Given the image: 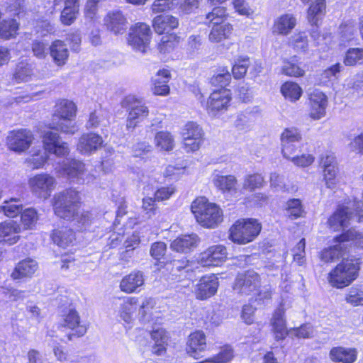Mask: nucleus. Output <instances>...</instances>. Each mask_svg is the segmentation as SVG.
<instances>
[{
    "instance_id": "obj_63",
    "label": "nucleus",
    "mask_w": 363,
    "mask_h": 363,
    "mask_svg": "<svg viewBox=\"0 0 363 363\" xmlns=\"http://www.w3.org/2000/svg\"><path fill=\"white\" fill-rule=\"evenodd\" d=\"M289 160L298 167H305L311 165L313 162L314 157L311 155H302L298 156L294 154Z\"/></svg>"
},
{
    "instance_id": "obj_37",
    "label": "nucleus",
    "mask_w": 363,
    "mask_h": 363,
    "mask_svg": "<svg viewBox=\"0 0 363 363\" xmlns=\"http://www.w3.org/2000/svg\"><path fill=\"white\" fill-rule=\"evenodd\" d=\"M33 76V65L26 61H21L16 65L13 79L17 83L26 82L30 80Z\"/></svg>"
},
{
    "instance_id": "obj_28",
    "label": "nucleus",
    "mask_w": 363,
    "mask_h": 363,
    "mask_svg": "<svg viewBox=\"0 0 363 363\" xmlns=\"http://www.w3.org/2000/svg\"><path fill=\"white\" fill-rule=\"evenodd\" d=\"M178 26V19L170 15H159L152 21L154 30L158 34L168 33Z\"/></svg>"
},
{
    "instance_id": "obj_52",
    "label": "nucleus",
    "mask_w": 363,
    "mask_h": 363,
    "mask_svg": "<svg viewBox=\"0 0 363 363\" xmlns=\"http://www.w3.org/2000/svg\"><path fill=\"white\" fill-rule=\"evenodd\" d=\"M129 116L131 118H135L139 121L143 120L148 115V108L140 101H134L130 106Z\"/></svg>"
},
{
    "instance_id": "obj_20",
    "label": "nucleus",
    "mask_w": 363,
    "mask_h": 363,
    "mask_svg": "<svg viewBox=\"0 0 363 363\" xmlns=\"http://www.w3.org/2000/svg\"><path fill=\"white\" fill-rule=\"evenodd\" d=\"M231 99L229 89H221L215 90L209 96L207 102L208 110L210 111H220L227 108Z\"/></svg>"
},
{
    "instance_id": "obj_39",
    "label": "nucleus",
    "mask_w": 363,
    "mask_h": 363,
    "mask_svg": "<svg viewBox=\"0 0 363 363\" xmlns=\"http://www.w3.org/2000/svg\"><path fill=\"white\" fill-rule=\"evenodd\" d=\"M23 208V203L19 198H11L4 201L3 205L0 206V211L7 217L14 218L22 212Z\"/></svg>"
},
{
    "instance_id": "obj_17",
    "label": "nucleus",
    "mask_w": 363,
    "mask_h": 363,
    "mask_svg": "<svg viewBox=\"0 0 363 363\" xmlns=\"http://www.w3.org/2000/svg\"><path fill=\"white\" fill-rule=\"evenodd\" d=\"M61 170L70 179H76L78 183H83L86 175L85 164L77 160H67L61 164Z\"/></svg>"
},
{
    "instance_id": "obj_36",
    "label": "nucleus",
    "mask_w": 363,
    "mask_h": 363,
    "mask_svg": "<svg viewBox=\"0 0 363 363\" xmlns=\"http://www.w3.org/2000/svg\"><path fill=\"white\" fill-rule=\"evenodd\" d=\"M206 347V336L201 331L191 333L189 337L186 351L191 356L196 357L197 352L204 350Z\"/></svg>"
},
{
    "instance_id": "obj_59",
    "label": "nucleus",
    "mask_w": 363,
    "mask_h": 363,
    "mask_svg": "<svg viewBox=\"0 0 363 363\" xmlns=\"http://www.w3.org/2000/svg\"><path fill=\"white\" fill-rule=\"evenodd\" d=\"M305 247L306 241L302 238L292 250L294 260L298 264L302 265L305 262Z\"/></svg>"
},
{
    "instance_id": "obj_38",
    "label": "nucleus",
    "mask_w": 363,
    "mask_h": 363,
    "mask_svg": "<svg viewBox=\"0 0 363 363\" xmlns=\"http://www.w3.org/2000/svg\"><path fill=\"white\" fill-rule=\"evenodd\" d=\"M151 337L155 343L152 347V352L157 355H162L166 350V345L168 337L166 331L162 328H158L153 330L151 333Z\"/></svg>"
},
{
    "instance_id": "obj_54",
    "label": "nucleus",
    "mask_w": 363,
    "mask_h": 363,
    "mask_svg": "<svg viewBox=\"0 0 363 363\" xmlns=\"http://www.w3.org/2000/svg\"><path fill=\"white\" fill-rule=\"evenodd\" d=\"M250 64V59L248 57L238 59L232 68V72L234 77L236 79L244 77Z\"/></svg>"
},
{
    "instance_id": "obj_34",
    "label": "nucleus",
    "mask_w": 363,
    "mask_h": 363,
    "mask_svg": "<svg viewBox=\"0 0 363 363\" xmlns=\"http://www.w3.org/2000/svg\"><path fill=\"white\" fill-rule=\"evenodd\" d=\"M170 79V74L167 69L159 70L157 74L153 77L152 91L155 95H166L169 91V87L167 82Z\"/></svg>"
},
{
    "instance_id": "obj_40",
    "label": "nucleus",
    "mask_w": 363,
    "mask_h": 363,
    "mask_svg": "<svg viewBox=\"0 0 363 363\" xmlns=\"http://www.w3.org/2000/svg\"><path fill=\"white\" fill-rule=\"evenodd\" d=\"M296 24V19L293 15H282L275 21L274 32L286 35L295 27Z\"/></svg>"
},
{
    "instance_id": "obj_3",
    "label": "nucleus",
    "mask_w": 363,
    "mask_h": 363,
    "mask_svg": "<svg viewBox=\"0 0 363 363\" xmlns=\"http://www.w3.org/2000/svg\"><path fill=\"white\" fill-rule=\"evenodd\" d=\"M191 209L196 221L203 227L215 228L223 220L221 208L206 197H199L191 203Z\"/></svg>"
},
{
    "instance_id": "obj_30",
    "label": "nucleus",
    "mask_w": 363,
    "mask_h": 363,
    "mask_svg": "<svg viewBox=\"0 0 363 363\" xmlns=\"http://www.w3.org/2000/svg\"><path fill=\"white\" fill-rule=\"evenodd\" d=\"M326 13V0H313L307 10V20L311 26H318Z\"/></svg>"
},
{
    "instance_id": "obj_26",
    "label": "nucleus",
    "mask_w": 363,
    "mask_h": 363,
    "mask_svg": "<svg viewBox=\"0 0 363 363\" xmlns=\"http://www.w3.org/2000/svg\"><path fill=\"white\" fill-rule=\"evenodd\" d=\"M329 356L334 362L353 363L357 359V351L354 348L334 347L330 350Z\"/></svg>"
},
{
    "instance_id": "obj_29",
    "label": "nucleus",
    "mask_w": 363,
    "mask_h": 363,
    "mask_svg": "<svg viewBox=\"0 0 363 363\" xmlns=\"http://www.w3.org/2000/svg\"><path fill=\"white\" fill-rule=\"evenodd\" d=\"M199 239L197 235H185L175 239L170 245L172 250L177 252L187 253L196 247Z\"/></svg>"
},
{
    "instance_id": "obj_56",
    "label": "nucleus",
    "mask_w": 363,
    "mask_h": 363,
    "mask_svg": "<svg viewBox=\"0 0 363 363\" xmlns=\"http://www.w3.org/2000/svg\"><path fill=\"white\" fill-rule=\"evenodd\" d=\"M233 357V350L229 346L223 347L218 354L206 360L211 363H228Z\"/></svg>"
},
{
    "instance_id": "obj_50",
    "label": "nucleus",
    "mask_w": 363,
    "mask_h": 363,
    "mask_svg": "<svg viewBox=\"0 0 363 363\" xmlns=\"http://www.w3.org/2000/svg\"><path fill=\"white\" fill-rule=\"evenodd\" d=\"M182 137H190L194 140L203 138V132L202 128L194 122H188L182 130Z\"/></svg>"
},
{
    "instance_id": "obj_8",
    "label": "nucleus",
    "mask_w": 363,
    "mask_h": 363,
    "mask_svg": "<svg viewBox=\"0 0 363 363\" xmlns=\"http://www.w3.org/2000/svg\"><path fill=\"white\" fill-rule=\"evenodd\" d=\"M55 178L47 173L37 174L28 180L30 191L38 198L47 199L56 186Z\"/></svg>"
},
{
    "instance_id": "obj_6",
    "label": "nucleus",
    "mask_w": 363,
    "mask_h": 363,
    "mask_svg": "<svg viewBox=\"0 0 363 363\" xmlns=\"http://www.w3.org/2000/svg\"><path fill=\"white\" fill-rule=\"evenodd\" d=\"M260 230L261 225L257 220H238L230 228L229 238L233 242L244 245L252 241Z\"/></svg>"
},
{
    "instance_id": "obj_11",
    "label": "nucleus",
    "mask_w": 363,
    "mask_h": 363,
    "mask_svg": "<svg viewBox=\"0 0 363 363\" xmlns=\"http://www.w3.org/2000/svg\"><path fill=\"white\" fill-rule=\"evenodd\" d=\"M43 144L45 152L55 154L57 157H65L69 152L68 144L62 141L57 133L45 132L43 137Z\"/></svg>"
},
{
    "instance_id": "obj_51",
    "label": "nucleus",
    "mask_w": 363,
    "mask_h": 363,
    "mask_svg": "<svg viewBox=\"0 0 363 363\" xmlns=\"http://www.w3.org/2000/svg\"><path fill=\"white\" fill-rule=\"evenodd\" d=\"M21 218L24 229H30L37 223L38 216L35 208H28L22 211Z\"/></svg>"
},
{
    "instance_id": "obj_15",
    "label": "nucleus",
    "mask_w": 363,
    "mask_h": 363,
    "mask_svg": "<svg viewBox=\"0 0 363 363\" xmlns=\"http://www.w3.org/2000/svg\"><path fill=\"white\" fill-rule=\"evenodd\" d=\"M104 143L101 135L94 133L82 134L77 143V150L84 155H91L100 149Z\"/></svg>"
},
{
    "instance_id": "obj_24",
    "label": "nucleus",
    "mask_w": 363,
    "mask_h": 363,
    "mask_svg": "<svg viewBox=\"0 0 363 363\" xmlns=\"http://www.w3.org/2000/svg\"><path fill=\"white\" fill-rule=\"evenodd\" d=\"M354 213L347 206L339 208L329 218L328 223L333 230H338L348 225L350 220L353 219Z\"/></svg>"
},
{
    "instance_id": "obj_22",
    "label": "nucleus",
    "mask_w": 363,
    "mask_h": 363,
    "mask_svg": "<svg viewBox=\"0 0 363 363\" xmlns=\"http://www.w3.org/2000/svg\"><path fill=\"white\" fill-rule=\"evenodd\" d=\"M62 327L67 328L74 333L68 335L69 340L72 336L81 337L86 333V327L80 324V317L75 310H69L67 314L65 315Z\"/></svg>"
},
{
    "instance_id": "obj_2",
    "label": "nucleus",
    "mask_w": 363,
    "mask_h": 363,
    "mask_svg": "<svg viewBox=\"0 0 363 363\" xmlns=\"http://www.w3.org/2000/svg\"><path fill=\"white\" fill-rule=\"evenodd\" d=\"M76 111L77 107L72 101L67 99L57 101L49 128L62 133L74 135L79 130L74 120Z\"/></svg>"
},
{
    "instance_id": "obj_12",
    "label": "nucleus",
    "mask_w": 363,
    "mask_h": 363,
    "mask_svg": "<svg viewBox=\"0 0 363 363\" xmlns=\"http://www.w3.org/2000/svg\"><path fill=\"white\" fill-rule=\"evenodd\" d=\"M301 135L295 128L285 129L281 135V153L284 158L289 159L296 154L299 148Z\"/></svg>"
},
{
    "instance_id": "obj_49",
    "label": "nucleus",
    "mask_w": 363,
    "mask_h": 363,
    "mask_svg": "<svg viewBox=\"0 0 363 363\" xmlns=\"http://www.w3.org/2000/svg\"><path fill=\"white\" fill-rule=\"evenodd\" d=\"M363 63V48H350L345 53L344 64L347 66H354Z\"/></svg>"
},
{
    "instance_id": "obj_61",
    "label": "nucleus",
    "mask_w": 363,
    "mask_h": 363,
    "mask_svg": "<svg viewBox=\"0 0 363 363\" xmlns=\"http://www.w3.org/2000/svg\"><path fill=\"white\" fill-rule=\"evenodd\" d=\"M31 50L33 55L40 60L45 59L48 55L47 45L41 40H33Z\"/></svg>"
},
{
    "instance_id": "obj_46",
    "label": "nucleus",
    "mask_w": 363,
    "mask_h": 363,
    "mask_svg": "<svg viewBox=\"0 0 363 363\" xmlns=\"http://www.w3.org/2000/svg\"><path fill=\"white\" fill-rule=\"evenodd\" d=\"M345 301L353 306L363 305V286L355 285L350 288Z\"/></svg>"
},
{
    "instance_id": "obj_58",
    "label": "nucleus",
    "mask_w": 363,
    "mask_h": 363,
    "mask_svg": "<svg viewBox=\"0 0 363 363\" xmlns=\"http://www.w3.org/2000/svg\"><path fill=\"white\" fill-rule=\"evenodd\" d=\"M337 167L332 166L323 169V179L325 186L329 189H334L337 184Z\"/></svg>"
},
{
    "instance_id": "obj_27",
    "label": "nucleus",
    "mask_w": 363,
    "mask_h": 363,
    "mask_svg": "<svg viewBox=\"0 0 363 363\" xmlns=\"http://www.w3.org/2000/svg\"><path fill=\"white\" fill-rule=\"evenodd\" d=\"M334 243L333 246L324 249L321 252L320 259L325 262H333L347 252L349 245L340 240L339 236L335 238Z\"/></svg>"
},
{
    "instance_id": "obj_64",
    "label": "nucleus",
    "mask_w": 363,
    "mask_h": 363,
    "mask_svg": "<svg viewBox=\"0 0 363 363\" xmlns=\"http://www.w3.org/2000/svg\"><path fill=\"white\" fill-rule=\"evenodd\" d=\"M166 250L167 245L164 242H156L151 246L150 255L154 259L160 260L164 256Z\"/></svg>"
},
{
    "instance_id": "obj_7",
    "label": "nucleus",
    "mask_w": 363,
    "mask_h": 363,
    "mask_svg": "<svg viewBox=\"0 0 363 363\" xmlns=\"http://www.w3.org/2000/svg\"><path fill=\"white\" fill-rule=\"evenodd\" d=\"M259 275L253 270L239 274L235 281L233 289L241 296L255 295L260 288Z\"/></svg>"
},
{
    "instance_id": "obj_19",
    "label": "nucleus",
    "mask_w": 363,
    "mask_h": 363,
    "mask_svg": "<svg viewBox=\"0 0 363 363\" xmlns=\"http://www.w3.org/2000/svg\"><path fill=\"white\" fill-rule=\"evenodd\" d=\"M145 284V276L141 271H133L123 277L120 282V289L126 294H132Z\"/></svg>"
},
{
    "instance_id": "obj_21",
    "label": "nucleus",
    "mask_w": 363,
    "mask_h": 363,
    "mask_svg": "<svg viewBox=\"0 0 363 363\" xmlns=\"http://www.w3.org/2000/svg\"><path fill=\"white\" fill-rule=\"evenodd\" d=\"M311 113L312 118L318 120L323 117L325 114V108L327 106V97L318 90L313 91L310 94Z\"/></svg>"
},
{
    "instance_id": "obj_41",
    "label": "nucleus",
    "mask_w": 363,
    "mask_h": 363,
    "mask_svg": "<svg viewBox=\"0 0 363 363\" xmlns=\"http://www.w3.org/2000/svg\"><path fill=\"white\" fill-rule=\"evenodd\" d=\"M19 28L18 23L15 19H6L0 23V38L9 40L16 37Z\"/></svg>"
},
{
    "instance_id": "obj_14",
    "label": "nucleus",
    "mask_w": 363,
    "mask_h": 363,
    "mask_svg": "<svg viewBox=\"0 0 363 363\" xmlns=\"http://www.w3.org/2000/svg\"><path fill=\"white\" fill-rule=\"evenodd\" d=\"M218 287V277L215 274L204 276L196 286L194 291L196 298L200 300H206L216 293Z\"/></svg>"
},
{
    "instance_id": "obj_55",
    "label": "nucleus",
    "mask_w": 363,
    "mask_h": 363,
    "mask_svg": "<svg viewBox=\"0 0 363 363\" xmlns=\"http://www.w3.org/2000/svg\"><path fill=\"white\" fill-rule=\"evenodd\" d=\"M289 43L294 49L301 52H306L308 45L307 36L304 33H298L292 35Z\"/></svg>"
},
{
    "instance_id": "obj_18",
    "label": "nucleus",
    "mask_w": 363,
    "mask_h": 363,
    "mask_svg": "<svg viewBox=\"0 0 363 363\" xmlns=\"http://www.w3.org/2000/svg\"><path fill=\"white\" fill-rule=\"evenodd\" d=\"M104 23L107 29L113 33L122 34L128 28V22L125 16L120 11H109L104 18Z\"/></svg>"
},
{
    "instance_id": "obj_43",
    "label": "nucleus",
    "mask_w": 363,
    "mask_h": 363,
    "mask_svg": "<svg viewBox=\"0 0 363 363\" xmlns=\"http://www.w3.org/2000/svg\"><path fill=\"white\" fill-rule=\"evenodd\" d=\"M281 92L285 98L294 101L298 100L301 94L302 89L299 85L295 82H287L282 84Z\"/></svg>"
},
{
    "instance_id": "obj_13",
    "label": "nucleus",
    "mask_w": 363,
    "mask_h": 363,
    "mask_svg": "<svg viewBox=\"0 0 363 363\" xmlns=\"http://www.w3.org/2000/svg\"><path fill=\"white\" fill-rule=\"evenodd\" d=\"M227 255L225 246L213 245L200 254L199 262L203 267L218 266L226 259Z\"/></svg>"
},
{
    "instance_id": "obj_42",
    "label": "nucleus",
    "mask_w": 363,
    "mask_h": 363,
    "mask_svg": "<svg viewBox=\"0 0 363 363\" xmlns=\"http://www.w3.org/2000/svg\"><path fill=\"white\" fill-rule=\"evenodd\" d=\"M156 146L160 150L169 151L174 147V140L169 132H158L155 137Z\"/></svg>"
},
{
    "instance_id": "obj_25",
    "label": "nucleus",
    "mask_w": 363,
    "mask_h": 363,
    "mask_svg": "<svg viewBox=\"0 0 363 363\" xmlns=\"http://www.w3.org/2000/svg\"><path fill=\"white\" fill-rule=\"evenodd\" d=\"M49 53L54 63L57 66L66 64L69 57L67 45L60 40H54L49 47Z\"/></svg>"
},
{
    "instance_id": "obj_53",
    "label": "nucleus",
    "mask_w": 363,
    "mask_h": 363,
    "mask_svg": "<svg viewBox=\"0 0 363 363\" xmlns=\"http://www.w3.org/2000/svg\"><path fill=\"white\" fill-rule=\"evenodd\" d=\"M339 239L346 244L352 241L355 245L363 248V233L356 231L355 230H350L345 233L340 235Z\"/></svg>"
},
{
    "instance_id": "obj_60",
    "label": "nucleus",
    "mask_w": 363,
    "mask_h": 363,
    "mask_svg": "<svg viewBox=\"0 0 363 363\" xmlns=\"http://www.w3.org/2000/svg\"><path fill=\"white\" fill-rule=\"evenodd\" d=\"M231 79L230 72L226 70H223L222 72L215 74L211 79V83L214 86H219L223 88L226 86Z\"/></svg>"
},
{
    "instance_id": "obj_45",
    "label": "nucleus",
    "mask_w": 363,
    "mask_h": 363,
    "mask_svg": "<svg viewBox=\"0 0 363 363\" xmlns=\"http://www.w3.org/2000/svg\"><path fill=\"white\" fill-rule=\"evenodd\" d=\"M285 211L286 215L291 219H296L301 217L304 211L301 200L291 199L287 201Z\"/></svg>"
},
{
    "instance_id": "obj_44",
    "label": "nucleus",
    "mask_w": 363,
    "mask_h": 363,
    "mask_svg": "<svg viewBox=\"0 0 363 363\" xmlns=\"http://www.w3.org/2000/svg\"><path fill=\"white\" fill-rule=\"evenodd\" d=\"M48 153L45 151L38 150L26 159L25 163L31 169L42 168L48 160Z\"/></svg>"
},
{
    "instance_id": "obj_23",
    "label": "nucleus",
    "mask_w": 363,
    "mask_h": 363,
    "mask_svg": "<svg viewBox=\"0 0 363 363\" xmlns=\"http://www.w3.org/2000/svg\"><path fill=\"white\" fill-rule=\"evenodd\" d=\"M284 313V309L280 306L274 311L271 320L272 330L277 340H283L287 335H289V330H288L286 328Z\"/></svg>"
},
{
    "instance_id": "obj_5",
    "label": "nucleus",
    "mask_w": 363,
    "mask_h": 363,
    "mask_svg": "<svg viewBox=\"0 0 363 363\" xmlns=\"http://www.w3.org/2000/svg\"><path fill=\"white\" fill-rule=\"evenodd\" d=\"M226 11L224 7L217 6L206 15V20L213 27L209 33L208 38L212 43H219L228 39L232 33V26L225 23Z\"/></svg>"
},
{
    "instance_id": "obj_1",
    "label": "nucleus",
    "mask_w": 363,
    "mask_h": 363,
    "mask_svg": "<svg viewBox=\"0 0 363 363\" xmlns=\"http://www.w3.org/2000/svg\"><path fill=\"white\" fill-rule=\"evenodd\" d=\"M52 200L55 214L64 220L75 222L79 230L91 223V213L79 211L81 196L75 189H66L55 194Z\"/></svg>"
},
{
    "instance_id": "obj_10",
    "label": "nucleus",
    "mask_w": 363,
    "mask_h": 363,
    "mask_svg": "<svg viewBox=\"0 0 363 363\" xmlns=\"http://www.w3.org/2000/svg\"><path fill=\"white\" fill-rule=\"evenodd\" d=\"M33 140L32 133L27 129L12 130L6 138L9 148L16 152H23L28 150Z\"/></svg>"
},
{
    "instance_id": "obj_32",
    "label": "nucleus",
    "mask_w": 363,
    "mask_h": 363,
    "mask_svg": "<svg viewBox=\"0 0 363 363\" xmlns=\"http://www.w3.org/2000/svg\"><path fill=\"white\" fill-rule=\"evenodd\" d=\"M213 184L223 192H229L233 194L240 193L238 189V180L233 175L217 174L213 179Z\"/></svg>"
},
{
    "instance_id": "obj_35",
    "label": "nucleus",
    "mask_w": 363,
    "mask_h": 363,
    "mask_svg": "<svg viewBox=\"0 0 363 363\" xmlns=\"http://www.w3.org/2000/svg\"><path fill=\"white\" fill-rule=\"evenodd\" d=\"M51 237L54 243L63 248L69 246L75 240L74 233L67 227L54 230Z\"/></svg>"
},
{
    "instance_id": "obj_16",
    "label": "nucleus",
    "mask_w": 363,
    "mask_h": 363,
    "mask_svg": "<svg viewBox=\"0 0 363 363\" xmlns=\"http://www.w3.org/2000/svg\"><path fill=\"white\" fill-rule=\"evenodd\" d=\"M21 225L15 220H9L0 223V242L14 245L20 239Z\"/></svg>"
},
{
    "instance_id": "obj_33",
    "label": "nucleus",
    "mask_w": 363,
    "mask_h": 363,
    "mask_svg": "<svg viewBox=\"0 0 363 363\" xmlns=\"http://www.w3.org/2000/svg\"><path fill=\"white\" fill-rule=\"evenodd\" d=\"M138 299L135 297H128L123 300L119 308V316L125 323H130L138 310Z\"/></svg>"
},
{
    "instance_id": "obj_48",
    "label": "nucleus",
    "mask_w": 363,
    "mask_h": 363,
    "mask_svg": "<svg viewBox=\"0 0 363 363\" xmlns=\"http://www.w3.org/2000/svg\"><path fill=\"white\" fill-rule=\"evenodd\" d=\"M263 182L264 178L261 174H248L243 179L242 187L240 190V193L241 194L242 190L253 191L256 189L262 187Z\"/></svg>"
},
{
    "instance_id": "obj_9",
    "label": "nucleus",
    "mask_w": 363,
    "mask_h": 363,
    "mask_svg": "<svg viewBox=\"0 0 363 363\" xmlns=\"http://www.w3.org/2000/svg\"><path fill=\"white\" fill-rule=\"evenodd\" d=\"M151 34L149 26L144 23H138L130 28L128 43L133 50L145 53L149 47Z\"/></svg>"
},
{
    "instance_id": "obj_62",
    "label": "nucleus",
    "mask_w": 363,
    "mask_h": 363,
    "mask_svg": "<svg viewBox=\"0 0 363 363\" xmlns=\"http://www.w3.org/2000/svg\"><path fill=\"white\" fill-rule=\"evenodd\" d=\"M24 293L23 291L15 289L0 288V294L4 295L10 301H17L20 299H23L25 297Z\"/></svg>"
},
{
    "instance_id": "obj_31",
    "label": "nucleus",
    "mask_w": 363,
    "mask_h": 363,
    "mask_svg": "<svg viewBox=\"0 0 363 363\" xmlns=\"http://www.w3.org/2000/svg\"><path fill=\"white\" fill-rule=\"evenodd\" d=\"M38 265L36 261L32 259H26L19 262L11 273L13 279L31 277L37 271Z\"/></svg>"
},
{
    "instance_id": "obj_47",
    "label": "nucleus",
    "mask_w": 363,
    "mask_h": 363,
    "mask_svg": "<svg viewBox=\"0 0 363 363\" xmlns=\"http://www.w3.org/2000/svg\"><path fill=\"white\" fill-rule=\"evenodd\" d=\"M282 72L287 76L294 77H302L305 74L304 69L301 67V63L298 62L295 57L284 62Z\"/></svg>"
},
{
    "instance_id": "obj_4",
    "label": "nucleus",
    "mask_w": 363,
    "mask_h": 363,
    "mask_svg": "<svg viewBox=\"0 0 363 363\" xmlns=\"http://www.w3.org/2000/svg\"><path fill=\"white\" fill-rule=\"evenodd\" d=\"M359 269L357 259H344L329 273L328 281L333 287L342 289L357 278Z\"/></svg>"
},
{
    "instance_id": "obj_57",
    "label": "nucleus",
    "mask_w": 363,
    "mask_h": 363,
    "mask_svg": "<svg viewBox=\"0 0 363 363\" xmlns=\"http://www.w3.org/2000/svg\"><path fill=\"white\" fill-rule=\"evenodd\" d=\"M313 335V327L310 324H303L299 328L289 330V335L298 338H310Z\"/></svg>"
}]
</instances>
